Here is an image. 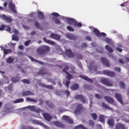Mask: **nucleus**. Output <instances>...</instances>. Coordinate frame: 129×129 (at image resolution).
Segmentation results:
<instances>
[{
    "label": "nucleus",
    "instance_id": "nucleus-32",
    "mask_svg": "<svg viewBox=\"0 0 129 129\" xmlns=\"http://www.w3.org/2000/svg\"><path fill=\"white\" fill-rule=\"evenodd\" d=\"M45 102L46 103L49 107L52 108L53 107V104L49 101H46Z\"/></svg>",
    "mask_w": 129,
    "mask_h": 129
},
{
    "label": "nucleus",
    "instance_id": "nucleus-44",
    "mask_svg": "<svg viewBox=\"0 0 129 129\" xmlns=\"http://www.w3.org/2000/svg\"><path fill=\"white\" fill-rule=\"evenodd\" d=\"M15 5L12 3H10L9 4V7L11 10L15 8Z\"/></svg>",
    "mask_w": 129,
    "mask_h": 129
},
{
    "label": "nucleus",
    "instance_id": "nucleus-56",
    "mask_svg": "<svg viewBox=\"0 0 129 129\" xmlns=\"http://www.w3.org/2000/svg\"><path fill=\"white\" fill-rule=\"evenodd\" d=\"M70 83V81L69 80H67L66 82L65 85L67 87V88H68L69 85Z\"/></svg>",
    "mask_w": 129,
    "mask_h": 129
},
{
    "label": "nucleus",
    "instance_id": "nucleus-43",
    "mask_svg": "<svg viewBox=\"0 0 129 129\" xmlns=\"http://www.w3.org/2000/svg\"><path fill=\"white\" fill-rule=\"evenodd\" d=\"M102 106L105 109H110V108L106 104H105L104 103H102Z\"/></svg>",
    "mask_w": 129,
    "mask_h": 129
},
{
    "label": "nucleus",
    "instance_id": "nucleus-38",
    "mask_svg": "<svg viewBox=\"0 0 129 129\" xmlns=\"http://www.w3.org/2000/svg\"><path fill=\"white\" fill-rule=\"evenodd\" d=\"M12 39L16 41H18L19 38L18 36L15 35H13L12 36Z\"/></svg>",
    "mask_w": 129,
    "mask_h": 129
},
{
    "label": "nucleus",
    "instance_id": "nucleus-51",
    "mask_svg": "<svg viewBox=\"0 0 129 129\" xmlns=\"http://www.w3.org/2000/svg\"><path fill=\"white\" fill-rule=\"evenodd\" d=\"M71 69H72V70L70 72L72 74L75 73V68L74 67L72 66L71 67Z\"/></svg>",
    "mask_w": 129,
    "mask_h": 129
},
{
    "label": "nucleus",
    "instance_id": "nucleus-59",
    "mask_svg": "<svg viewBox=\"0 0 129 129\" xmlns=\"http://www.w3.org/2000/svg\"><path fill=\"white\" fill-rule=\"evenodd\" d=\"M52 15L56 17H58L59 16V14L57 13L53 12L52 13Z\"/></svg>",
    "mask_w": 129,
    "mask_h": 129
},
{
    "label": "nucleus",
    "instance_id": "nucleus-31",
    "mask_svg": "<svg viewBox=\"0 0 129 129\" xmlns=\"http://www.w3.org/2000/svg\"><path fill=\"white\" fill-rule=\"evenodd\" d=\"M27 108H28L30 110L34 112L35 109L36 107L35 106H28Z\"/></svg>",
    "mask_w": 129,
    "mask_h": 129
},
{
    "label": "nucleus",
    "instance_id": "nucleus-27",
    "mask_svg": "<svg viewBox=\"0 0 129 129\" xmlns=\"http://www.w3.org/2000/svg\"><path fill=\"white\" fill-rule=\"evenodd\" d=\"M1 50L4 51V53L6 55L9 53H11L12 52L11 50L10 49H3V48H2L1 49Z\"/></svg>",
    "mask_w": 129,
    "mask_h": 129
},
{
    "label": "nucleus",
    "instance_id": "nucleus-58",
    "mask_svg": "<svg viewBox=\"0 0 129 129\" xmlns=\"http://www.w3.org/2000/svg\"><path fill=\"white\" fill-rule=\"evenodd\" d=\"M31 41L30 40H28L27 41H26L24 43V45L26 46H28L29 45V43H30Z\"/></svg>",
    "mask_w": 129,
    "mask_h": 129
},
{
    "label": "nucleus",
    "instance_id": "nucleus-10",
    "mask_svg": "<svg viewBox=\"0 0 129 129\" xmlns=\"http://www.w3.org/2000/svg\"><path fill=\"white\" fill-rule=\"evenodd\" d=\"M65 54L69 57L72 58L74 56L73 53L72 52L71 50L70 49H67L65 50Z\"/></svg>",
    "mask_w": 129,
    "mask_h": 129
},
{
    "label": "nucleus",
    "instance_id": "nucleus-61",
    "mask_svg": "<svg viewBox=\"0 0 129 129\" xmlns=\"http://www.w3.org/2000/svg\"><path fill=\"white\" fill-rule=\"evenodd\" d=\"M100 36H99V37H101L102 36L103 37H105L106 36V34L105 33L102 32L101 33H100Z\"/></svg>",
    "mask_w": 129,
    "mask_h": 129
},
{
    "label": "nucleus",
    "instance_id": "nucleus-6",
    "mask_svg": "<svg viewBox=\"0 0 129 129\" xmlns=\"http://www.w3.org/2000/svg\"><path fill=\"white\" fill-rule=\"evenodd\" d=\"M103 73L105 75L112 77H114L115 75V74L114 72L108 70L104 71Z\"/></svg>",
    "mask_w": 129,
    "mask_h": 129
},
{
    "label": "nucleus",
    "instance_id": "nucleus-25",
    "mask_svg": "<svg viewBox=\"0 0 129 129\" xmlns=\"http://www.w3.org/2000/svg\"><path fill=\"white\" fill-rule=\"evenodd\" d=\"M107 123L110 126H113L114 124V122L113 119L111 118L108 120Z\"/></svg>",
    "mask_w": 129,
    "mask_h": 129
},
{
    "label": "nucleus",
    "instance_id": "nucleus-24",
    "mask_svg": "<svg viewBox=\"0 0 129 129\" xmlns=\"http://www.w3.org/2000/svg\"><path fill=\"white\" fill-rule=\"evenodd\" d=\"M43 39L45 42L48 44L52 45H54L55 44V43L54 42L49 40H47L45 38H43Z\"/></svg>",
    "mask_w": 129,
    "mask_h": 129
},
{
    "label": "nucleus",
    "instance_id": "nucleus-42",
    "mask_svg": "<svg viewBox=\"0 0 129 129\" xmlns=\"http://www.w3.org/2000/svg\"><path fill=\"white\" fill-rule=\"evenodd\" d=\"M26 100L27 101L30 102H36L37 101L36 100L34 99H33L27 98H26Z\"/></svg>",
    "mask_w": 129,
    "mask_h": 129
},
{
    "label": "nucleus",
    "instance_id": "nucleus-18",
    "mask_svg": "<svg viewBox=\"0 0 129 129\" xmlns=\"http://www.w3.org/2000/svg\"><path fill=\"white\" fill-rule=\"evenodd\" d=\"M104 98L109 103L112 104L114 103V101L111 98L108 96H106L104 97Z\"/></svg>",
    "mask_w": 129,
    "mask_h": 129
},
{
    "label": "nucleus",
    "instance_id": "nucleus-11",
    "mask_svg": "<svg viewBox=\"0 0 129 129\" xmlns=\"http://www.w3.org/2000/svg\"><path fill=\"white\" fill-rule=\"evenodd\" d=\"M115 96L117 100L120 103L122 104H123L122 100V96L120 94L118 93H115Z\"/></svg>",
    "mask_w": 129,
    "mask_h": 129
},
{
    "label": "nucleus",
    "instance_id": "nucleus-20",
    "mask_svg": "<svg viewBox=\"0 0 129 129\" xmlns=\"http://www.w3.org/2000/svg\"><path fill=\"white\" fill-rule=\"evenodd\" d=\"M33 95V93L29 91H24L22 92V95L23 96Z\"/></svg>",
    "mask_w": 129,
    "mask_h": 129
},
{
    "label": "nucleus",
    "instance_id": "nucleus-57",
    "mask_svg": "<svg viewBox=\"0 0 129 129\" xmlns=\"http://www.w3.org/2000/svg\"><path fill=\"white\" fill-rule=\"evenodd\" d=\"M77 26L79 27H81L82 26V24L80 23H77V22H76L75 23V25H74V26Z\"/></svg>",
    "mask_w": 129,
    "mask_h": 129
},
{
    "label": "nucleus",
    "instance_id": "nucleus-45",
    "mask_svg": "<svg viewBox=\"0 0 129 129\" xmlns=\"http://www.w3.org/2000/svg\"><path fill=\"white\" fill-rule=\"evenodd\" d=\"M11 80L14 82H18L19 81V79L16 77H12L11 78Z\"/></svg>",
    "mask_w": 129,
    "mask_h": 129
},
{
    "label": "nucleus",
    "instance_id": "nucleus-15",
    "mask_svg": "<svg viewBox=\"0 0 129 129\" xmlns=\"http://www.w3.org/2000/svg\"><path fill=\"white\" fill-rule=\"evenodd\" d=\"M38 13V17L41 19L43 20L45 18V17L44 15L43 14L41 11L38 10L37 11Z\"/></svg>",
    "mask_w": 129,
    "mask_h": 129
},
{
    "label": "nucleus",
    "instance_id": "nucleus-23",
    "mask_svg": "<svg viewBox=\"0 0 129 129\" xmlns=\"http://www.w3.org/2000/svg\"><path fill=\"white\" fill-rule=\"evenodd\" d=\"M80 77L90 83H92L93 82V80L92 79L89 78L87 76H84L82 75H80Z\"/></svg>",
    "mask_w": 129,
    "mask_h": 129
},
{
    "label": "nucleus",
    "instance_id": "nucleus-7",
    "mask_svg": "<svg viewBox=\"0 0 129 129\" xmlns=\"http://www.w3.org/2000/svg\"><path fill=\"white\" fill-rule=\"evenodd\" d=\"M101 60L102 62L106 66L109 67L110 63L106 58L102 57L101 59Z\"/></svg>",
    "mask_w": 129,
    "mask_h": 129
},
{
    "label": "nucleus",
    "instance_id": "nucleus-46",
    "mask_svg": "<svg viewBox=\"0 0 129 129\" xmlns=\"http://www.w3.org/2000/svg\"><path fill=\"white\" fill-rule=\"evenodd\" d=\"M88 124L89 126L93 127L94 125V123L92 120H89L88 121Z\"/></svg>",
    "mask_w": 129,
    "mask_h": 129
},
{
    "label": "nucleus",
    "instance_id": "nucleus-28",
    "mask_svg": "<svg viewBox=\"0 0 129 129\" xmlns=\"http://www.w3.org/2000/svg\"><path fill=\"white\" fill-rule=\"evenodd\" d=\"M105 116L104 115H100L99 116V119L101 122L103 123H104L105 122V120L104 119V118Z\"/></svg>",
    "mask_w": 129,
    "mask_h": 129
},
{
    "label": "nucleus",
    "instance_id": "nucleus-35",
    "mask_svg": "<svg viewBox=\"0 0 129 129\" xmlns=\"http://www.w3.org/2000/svg\"><path fill=\"white\" fill-rule=\"evenodd\" d=\"M14 60V59L13 58L10 57L7 59V63H11L13 62Z\"/></svg>",
    "mask_w": 129,
    "mask_h": 129
},
{
    "label": "nucleus",
    "instance_id": "nucleus-21",
    "mask_svg": "<svg viewBox=\"0 0 129 129\" xmlns=\"http://www.w3.org/2000/svg\"><path fill=\"white\" fill-rule=\"evenodd\" d=\"M67 20L68 21V23L70 25H73L74 26L75 25V23L76 21L74 20L72 18H68L67 19Z\"/></svg>",
    "mask_w": 129,
    "mask_h": 129
},
{
    "label": "nucleus",
    "instance_id": "nucleus-52",
    "mask_svg": "<svg viewBox=\"0 0 129 129\" xmlns=\"http://www.w3.org/2000/svg\"><path fill=\"white\" fill-rule=\"evenodd\" d=\"M6 25L3 24L0 25V30H3L5 29Z\"/></svg>",
    "mask_w": 129,
    "mask_h": 129
},
{
    "label": "nucleus",
    "instance_id": "nucleus-60",
    "mask_svg": "<svg viewBox=\"0 0 129 129\" xmlns=\"http://www.w3.org/2000/svg\"><path fill=\"white\" fill-rule=\"evenodd\" d=\"M105 41L108 44H110L111 42V40L108 38H106L105 39Z\"/></svg>",
    "mask_w": 129,
    "mask_h": 129
},
{
    "label": "nucleus",
    "instance_id": "nucleus-30",
    "mask_svg": "<svg viewBox=\"0 0 129 129\" xmlns=\"http://www.w3.org/2000/svg\"><path fill=\"white\" fill-rule=\"evenodd\" d=\"M79 87V85L77 84H73L71 87L72 90H75L78 88Z\"/></svg>",
    "mask_w": 129,
    "mask_h": 129
},
{
    "label": "nucleus",
    "instance_id": "nucleus-4",
    "mask_svg": "<svg viewBox=\"0 0 129 129\" xmlns=\"http://www.w3.org/2000/svg\"><path fill=\"white\" fill-rule=\"evenodd\" d=\"M101 81L102 83L106 85L110 86L113 85L112 82H110V81L108 79H102L101 80Z\"/></svg>",
    "mask_w": 129,
    "mask_h": 129
},
{
    "label": "nucleus",
    "instance_id": "nucleus-13",
    "mask_svg": "<svg viewBox=\"0 0 129 129\" xmlns=\"http://www.w3.org/2000/svg\"><path fill=\"white\" fill-rule=\"evenodd\" d=\"M83 107L82 104H79L76 107V109L75 111V113H77L80 112L82 109Z\"/></svg>",
    "mask_w": 129,
    "mask_h": 129
},
{
    "label": "nucleus",
    "instance_id": "nucleus-8",
    "mask_svg": "<svg viewBox=\"0 0 129 129\" xmlns=\"http://www.w3.org/2000/svg\"><path fill=\"white\" fill-rule=\"evenodd\" d=\"M1 17L3 20L8 22H12V19L10 16H7L4 14H2Z\"/></svg>",
    "mask_w": 129,
    "mask_h": 129
},
{
    "label": "nucleus",
    "instance_id": "nucleus-54",
    "mask_svg": "<svg viewBox=\"0 0 129 129\" xmlns=\"http://www.w3.org/2000/svg\"><path fill=\"white\" fill-rule=\"evenodd\" d=\"M54 21L56 23L58 24H60V22L59 19L55 18L54 19Z\"/></svg>",
    "mask_w": 129,
    "mask_h": 129
},
{
    "label": "nucleus",
    "instance_id": "nucleus-14",
    "mask_svg": "<svg viewBox=\"0 0 129 129\" xmlns=\"http://www.w3.org/2000/svg\"><path fill=\"white\" fill-rule=\"evenodd\" d=\"M43 115L45 118L48 121H50L52 119V117L48 114L44 113Z\"/></svg>",
    "mask_w": 129,
    "mask_h": 129
},
{
    "label": "nucleus",
    "instance_id": "nucleus-33",
    "mask_svg": "<svg viewBox=\"0 0 129 129\" xmlns=\"http://www.w3.org/2000/svg\"><path fill=\"white\" fill-rule=\"evenodd\" d=\"M46 73L44 72V69H42L37 73V74L38 75H44L46 74Z\"/></svg>",
    "mask_w": 129,
    "mask_h": 129
},
{
    "label": "nucleus",
    "instance_id": "nucleus-63",
    "mask_svg": "<svg viewBox=\"0 0 129 129\" xmlns=\"http://www.w3.org/2000/svg\"><path fill=\"white\" fill-rule=\"evenodd\" d=\"M95 96L96 98L98 99H101L102 98V96H101L100 95L97 94H95Z\"/></svg>",
    "mask_w": 129,
    "mask_h": 129
},
{
    "label": "nucleus",
    "instance_id": "nucleus-22",
    "mask_svg": "<svg viewBox=\"0 0 129 129\" xmlns=\"http://www.w3.org/2000/svg\"><path fill=\"white\" fill-rule=\"evenodd\" d=\"M53 124L55 126L60 127L64 128L65 127V126L64 125L58 121H55L53 122Z\"/></svg>",
    "mask_w": 129,
    "mask_h": 129
},
{
    "label": "nucleus",
    "instance_id": "nucleus-41",
    "mask_svg": "<svg viewBox=\"0 0 129 129\" xmlns=\"http://www.w3.org/2000/svg\"><path fill=\"white\" fill-rule=\"evenodd\" d=\"M35 25L37 28L41 29H42V27L40 25L38 22H36L35 24Z\"/></svg>",
    "mask_w": 129,
    "mask_h": 129
},
{
    "label": "nucleus",
    "instance_id": "nucleus-2",
    "mask_svg": "<svg viewBox=\"0 0 129 129\" xmlns=\"http://www.w3.org/2000/svg\"><path fill=\"white\" fill-rule=\"evenodd\" d=\"M59 67L62 69H63V68L62 71L63 72H65L67 75L66 76V77L67 79L68 80H70L72 78V76L70 73L66 72L69 69V67L68 66L62 65V66H60Z\"/></svg>",
    "mask_w": 129,
    "mask_h": 129
},
{
    "label": "nucleus",
    "instance_id": "nucleus-48",
    "mask_svg": "<svg viewBox=\"0 0 129 129\" xmlns=\"http://www.w3.org/2000/svg\"><path fill=\"white\" fill-rule=\"evenodd\" d=\"M85 88H87V89H90L92 88L91 85H88L87 84H85L83 86Z\"/></svg>",
    "mask_w": 129,
    "mask_h": 129
},
{
    "label": "nucleus",
    "instance_id": "nucleus-55",
    "mask_svg": "<svg viewBox=\"0 0 129 129\" xmlns=\"http://www.w3.org/2000/svg\"><path fill=\"white\" fill-rule=\"evenodd\" d=\"M114 70L115 71H117L118 72H119L121 71V69L119 68L115 67L114 68Z\"/></svg>",
    "mask_w": 129,
    "mask_h": 129
},
{
    "label": "nucleus",
    "instance_id": "nucleus-47",
    "mask_svg": "<svg viewBox=\"0 0 129 129\" xmlns=\"http://www.w3.org/2000/svg\"><path fill=\"white\" fill-rule=\"evenodd\" d=\"M34 112L37 113H39L42 112V111L40 108H36V107Z\"/></svg>",
    "mask_w": 129,
    "mask_h": 129
},
{
    "label": "nucleus",
    "instance_id": "nucleus-26",
    "mask_svg": "<svg viewBox=\"0 0 129 129\" xmlns=\"http://www.w3.org/2000/svg\"><path fill=\"white\" fill-rule=\"evenodd\" d=\"M93 32L96 36L99 37V36H100V31L97 29L96 28H94V29H93Z\"/></svg>",
    "mask_w": 129,
    "mask_h": 129
},
{
    "label": "nucleus",
    "instance_id": "nucleus-37",
    "mask_svg": "<svg viewBox=\"0 0 129 129\" xmlns=\"http://www.w3.org/2000/svg\"><path fill=\"white\" fill-rule=\"evenodd\" d=\"M90 115L94 120L96 119L97 117V114L95 113H92L90 114Z\"/></svg>",
    "mask_w": 129,
    "mask_h": 129
},
{
    "label": "nucleus",
    "instance_id": "nucleus-9",
    "mask_svg": "<svg viewBox=\"0 0 129 129\" xmlns=\"http://www.w3.org/2000/svg\"><path fill=\"white\" fill-rule=\"evenodd\" d=\"M115 129H125V125L121 122L117 123L115 125Z\"/></svg>",
    "mask_w": 129,
    "mask_h": 129
},
{
    "label": "nucleus",
    "instance_id": "nucleus-17",
    "mask_svg": "<svg viewBox=\"0 0 129 129\" xmlns=\"http://www.w3.org/2000/svg\"><path fill=\"white\" fill-rule=\"evenodd\" d=\"M51 38L52 39L58 40L60 39V36L54 33H52L50 34Z\"/></svg>",
    "mask_w": 129,
    "mask_h": 129
},
{
    "label": "nucleus",
    "instance_id": "nucleus-12",
    "mask_svg": "<svg viewBox=\"0 0 129 129\" xmlns=\"http://www.w3.org/2000/svg\"><path fill=\"white\" fill-rule=\"evenodd\" d=\"M62 118L65 121H67L70 124H72L73 123V121L70 117L67 116H63Z\"/></svg>",
    "mask_w": 129,
    "mask_h": 129
},
{
    "label": "nucleus",
    "instance_id": "nucleus-29",
    "mask_svg": "<svg viewBox=\"0 0 129 129\" xmlns=\"http://www.w3.org/2000/svg\"><path fill=\"white\" fill-rule=\"evenodd\" d=\"M106 49L110 53L112 52L113 51V50L108 45H106L105 46Z\"/></svg>",
    "mask_w": 129,
    "mask_h": 129
},
{
    "label": "nucleus",
    "instance_id": "nucleus-16",
    "mask_svg": "<svg viewBox=\"0 0 129 129\" xmlns=\"http://www.w3.org/2000/svg\"><path fill=\"white\" fill-rule=\"evenodd\" d=\"M66 36L67 38L71 40H75L77 39L76 36L69 34H67Z\"/></svg>",
    "mask_w": 129,
    "mask_h": 129
},
{
    "label": "nucleus",
    "instance_id": "nucleus-5",
    "mask_svg": "<svg viewBox=\"0 0 129 129\" xmlns=\"http://www.w3.org/2000/svg\"><path fill=\"white\" fill-rule=\"evenodd\" d=\"M75 99L76 100H80L81 101L83 104L85 103L86 102V100L83 96L81 94H78L76 95L75 97Z\"/></svg>",
    "mask_w": 129,
    "mask_h": 129
},
{
    "label": "nucleus",
    "instance_id": "nucleus-64",
    "mask_svg": "<svg viewBox=\"0 0 129 129\" xmlns=\"http://www.w3.org/2000/svg\"><path fill=\"white\" fill-rule=\"evenodd\" d=\"M81 125H80L76 126L74 128V129H81Z\"/></svg>",
    "mask_w": 129,
    "mask_h": 129
},
{
    "label": "nucleus",
    "instance_id": "nucleus-40",
    "mask_svg": "<svg viewBox=\"0 0 129 129\" xmlns=\"http://www.w3.org/2000/svg\"><path fill=\"white\" fill-rule=\"evenodd\" d=\"M24 101V99L22 98L18 99L15 101L14 102L15 103H18Z\"/></svg>",
    "mask_w": 129,
    "mask_h": 129
},
{
    "label": "nucleus",
    "instance_id": "nucleus-49",
    "mask_svg": "<svg viewBox=\"0 0 129 129\" xmlns=\"http://www.w3.org/2000/svg\"><path fill=\"white\" fill-rule=\"evenodd\" d=\"M67 28L68 30L71 31H74V29L73 28L70 26H68Z\"/></svg>",
    "mask_w": 129,
    "mask_h": 129
},
{
    "label": "nucleus",
    "instance_id": "nucleus-34",
    "mask_svg": "<svg viewBox=\"0 0 129 129\" xmlns=\"http://www.w3.org/2000/svg\"><path fill=\"white\" fill-rule=\"evenodd\" d=\"M30 59H31L32 61H34L38 63H39L41 64H43V62L38 60L36 59L33 57H31Z\"/></svg>",
    "mask_w": 129,
    "mask_h": 129
},
{
    "label": "nucleus",
    "instance_id": "nucleus-36",
    "mask_svg": "<svg viewBox=\"0 0 129 129\" xmlns=\"http://www.w3.org/2000/svg\"><path fill=\"white\" fill-rule=\"evenodd\" d=\"M32 122L35 124L39 125H42L43 124V123L39 121H37L35 120H33L32 121Z\"/></svg>",
    "mask_w": 129,
    "mask_h": 129
},
{
    "label": "nucleus",
    "instance_id": "nucleus-53",
    "mask_svg": "<svg viewBox=\"0 0 129 129\" xmlns=\"http://www.w3.org/2000/svg\"><path fill=\"white\" fill-rule=\"evenodd\" d=\"M120 85L121 88L124 89L125 88V85L124 83L122 82H120Z\"/></svg>",
    "mask_w": 129,
    "mask_h": 129
},
{
    "label": "nucleus",
    "instance_id": "nucleus-3",
    "mask_svg": "<svg viewBox=\"0 0 129 129\" xmlns=\"http://www.w3.org/2000/svg\"><path fill=\"white\" fill-rule=\"evenodd\" d=\"M95 63L94 61H91L90 63L88 68L90 71H96L97 70V67L96 65H94Z\"/></svg>",
    "mask_w": 129,
    "mask_h": 129
},
{
    "label": "nucleus",
    "instance_id": "nucleus-19",
    "mask_svg": "<svg viewBox=\"0 0 129 129\" xmlns=\"http://www.w3.org/2000/svg\"><path fill=\"white\" fill-rule=\"evenodd\" d=\"M40 84L41 86L43 87L46 88L50 89H54L53 87L50 85H47L42 83H40Z\"/></svg>",
    "mask_w": 129,
    "mask_h": 129
},
{
    "label": "nucleus",
    "instance_id": "nucleus-50",
    "mask_svg": "<svg viewBox=\"0 0 129 129\" xmlns=\"http://www.w3.org/2000/svg\"><path fill=\"white\" fill-rule=\"evenodd\" d=\"M5 29L6 31L9 32H10L11 31V27L8 26H7V25H6V26Z\"/></svg>",
    "mask_w": 129,
    "mask_h": 129
},
{
    "label": "nucleus",
    "instance_id": "nucleus-62",
    "mask_svg": "<svg viewBox=\"0 0 129 129\" xmlns=\"http://www.w3.org/2000/svg\"><path fill=\"white\" fill-rule=\"evenodd\" d=\"M17 54L19 56H23L25 55V54L22 52H18Z\"/></svg>",
    "mask_w": 129,
    "mask_h": 129
},
{
    "label": "nucleus",
    "instance_id": "nucleus-39",
    "mask_svg": "<svg viewBox=\"0 0 129 129\" xmlns=\"http://www.w3.org/2000/svg\"><path fill=\"white\" fill-rule=\"evenodd\" d=\"M21 81L24 83L26 84H29L30 83L29 80L24 79L22 80Z\"/></svg>",
    "mask_w": 129,
    "mask_h": 129
},
{
    "label": "nucleus",
    "instance_id": "nucleus-1",
    "mask_svg": "<svg viewBox=\"0 0 129 129\" xmlns=\"http://www.w3.org/2000/svg\"><path fill=\"white\" fill-rule=\"evenodd\" d=\"M50 49V48L48 46L44 45L42 46L37 49V52L38 54L42 55L48 52Z\"/></svg>",
    "mask_w": 129,
    "mask_h": 129
}]
</instances>
